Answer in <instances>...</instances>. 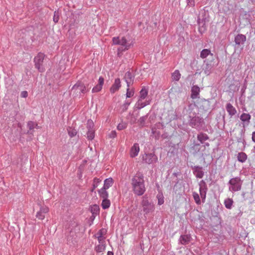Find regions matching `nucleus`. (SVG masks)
Wrapping results in <instances>:
<instances>
[{
	"instance_id": "48",
	"label": "nucleus",
	"mask_w": 255,
	"mask_h": 255,
	"mask_svg": "<svg viewBox=\"0 0 255 255\" xmlns=\"http://www.w3.org/2000/svg\"><path fill=\"white\" fill-rule=\"evenodd\" d=\"M198 23L199 25V31L200 33H202L205 30V27L204 26L205 23L200 22H199Z\"/></svg>"
},
{
	"instance_id": "52",
	"label": "nucleus",
	"mask_w": 255,
	"mask_h": 255,
	"mask_svg": "<svg viewBox=\"0 0 255 255\" xmlns=\"http://www.w3.org/2000/svg\"><path fill=\"white\" fill-rule=\"evenodd\" d=\"M20 96L22 98H26L28 96V93L26 91H24L21 92Z\"/></svg>"
},
{
	"instance_id": "35",
	"label": "nucleus",
	"mask_w": 255,
	"mask_h": 255,
	"mask_svg": "<svg viewBox=\"0 0 255 255\" xmlns=\"http://www.w3.org/2000/svg\"><path fill=\"white\" fill-rule=\"evenodd\" d=\"M193 197L195 200V203L198 205H200L201 203V202L199 194L197 193L194 192L193 193Z\"/></svg>"
},
{
	"instance_id": "3",
	"label": "nucleus",
	"mask_w": 255,
	"mask_h": 255,
	"mask_svg": "<svg viewBox=\"0 0 255 255\" xmlns=\"http://www.w3.org/2000/svg\"><path fill=\"white\" fill-rule=\"evenodd\" d=\"M114 45H120L121 47L118 49V52H123L129 49L132 45L131 42H129L124 36L114 37L112 39Z\"/></svg>"
},
{
	"instance_id": "25",
	"label": "nucleus",
	"mask_w": 255,
	"mask_h": 255,
	"mask_svg": "<svg viewBox=\"0 0 255 255\" xmlns=\"http://www.w3.org/2000/svg\"><path fill=\"white\" fill-rule=\"evenodd\" d=\"M237 158L239 162L244 163L247 159V155L245 152H241L237 154Z\"/></svg>"
},
{
	"instance_id": "51",
	"label": "nucleus",
	"mask_w": 255,
	"mask_h": 255,
	"mask_svg": "<svg viewBox=\"0 0 255 255\" xmlns=\"http://www.w3.org/2000/svg\"><path fill=\"white\" fill-rule=\"evenodd\" d=\"M187 5L191 7H193L195 5V0H186Z\"/></svg>"
},
{
	"instance_id": "2",
	"label": "nucleus",
	"mask_w": 255,
	"mask_h": 255,
	"mask_svg": "<svg viewBox=\"0 0 255 255\" xmlns=\"http://www.w3.org/2000/svg\"><path fill=\"white\" fill-rule=\"evenodd\" d=\"M188 124L192 128L200 130L203 128L205 122L204 119L197 116L195 113L190 112L188 116Z\"/></svg>"
},
{
	"instance_id": "53",
	"label": "nucleus",
	"mask_w": 255,
	"mask_h": 255,
	"mask_svg": "<svg viewBox=\"0 0 255 255\" xmlns=\"http://www.w3.org/2000/svg\"><path fill=\"white\" fill-rule=\"evenodd\" d=\"M116 135H117L116 131L115 130H113L110 133L109 136L111 138H114V137H115L116 136Z\"/></svg>"
},
{
	"instance_id": "21",
	"label": "nucleus",
	"mask_w": 255,
	"mask_h": 255,
	"mask_svg": "<svg viewBox=\"0 0 255 255\" xmlns=\"http://www.w3.org/2000/svg\"><path fill=\"white\" fill-rule=\"evenodd\" d=\"M148 93V89L145 87H142L139 92V96L138 99L140 100H143L147 96Z\"/></svg>"
},
{
	"instance_id": "16",
	"label": "nucleus",
	"mask_w": 255,
	"mask_h": 255,
	"mask_svg": "<svg viewBox=\"0 0 255 255\" xmlns=\"http://www.w3.org/2000/svg\"><path fill=\"white\" fill-rule=\"evenodd\" d=\"M104 82V79L102 77H100L98 80V84L96 85L92 89L93 93H97L100 91L103 87Z\"/></svg>"
},
{
	"instance_id": "15",
	"label": "nucleus",
	"mask_w": 255,
	"mask_h": 255,
	"mask_svg": "<svg viewBox=\"0 0 255 255\" xmlns=\"http://www.w3.org/2000/svg\"><path fill=\"white\" fill-rule=\"evenodd\" d=\"M121 86V81L119 78H117L115 80L114 83L112 85L110 88V92L111 93H115L118 91Z\"/></svg>"
},
{
	"instance_id": "38",
	"label": "nucleus",
	"mask_w": 255,
	"mask_h": 255,
	"mask_svg": "<svg viewBox=\"0 0 255 255\" xmlns=\"http://www.w3.org/2000/svg\"><path fill=\"white\" fill-rule=\"evenodd\" d=\"M87 134L89 140L93 139L95 137V130H88Z\"/></svg>"
},
{
	"instance_id": "54",
	"label": "nucleus",
	"mask_w": 255,
	"mask_h": 255,
	"mask_svg": "<svg viewBox=\"0 0 255 255\" xmlns=\"http://www.w3.org/2000/svg\"><path fill=\"white\" fill-rule=\"evenodd\" d=\"M252 139L253 141L255 142V131L252 133Z\"/></svg>"
},
{
	"instance_id": "36",
	"label": "nucleus",
	"mask_w": 255,
	"mask_h": 255,
	"mask_svg": "<svg viewBox=\"0 0 255 255\" xmlns=\"http://www.w3.org/2000/svg\"><path fill=\"white\" fill-rule=\"evenodd\" d=\"M142 101L138 99L136 103L135 106L137 109H141L146 106V104H144V102H142Z\"/></svg>"
},
{
	"instance_id": "50",
	"label": "nucleus",
	"mask_w": 255,
	"mask_h": 255,
	"mask_svg": "<svg viewBox=\"0 0 255 255\" xmlns=\"http://www.w3.org/2000/svg\"><path fill=\"white\" fill-rule=\"evenodd\" d=\"M98 241L99 244H105V237H96Z\"/></svg>"
},
{
	"instance_id": "10",
	"label": "nucleus",
	"mask_w": 255,
	"mask_h": 255,
	"mask_svg": "<svg viewBox=\"0 0 255 255\" xmlns=\"http://www.w3.org/2000/svg\"><path fill=\"white\" fill-rule=\"evenodd\" d=\"M193 173L196 177L198 178H202L204 175V172L203 171V167L200 166H191Z\"/></svg>"
},
{
	"instance_id": "34",
	"label": "nucleus",
	"mask_w": 255,
	"mask_h": 255,
	"mask_svg": "<svg viewBox=\"0 0 255 255\" xmlns=\"http://www.w3.org/2000/svg\"><path fill=\"white\" fill-rule=\"evenodd\" d=\"M181 77V74L179 71V70H175L172 75V79L176 81H178L179 80Z\"/></svg>"
},
{
	"instance_id": "56",
	"label": "nucleus",
	"mask_w": 255,
	"mask_h": 255,
	"mask_svg": "<svg viewBox=\"0 0 255 255\" xmlns=\"http://www.w3.org/2000/svg\"><path fill=\"white\" fill-rule=\"evenodd\" d=\"M150 103V100H146L145 102H144V104H146V106L149 105Z\"/></svg>"
},
{
	"instance_id": "28",
	"label": "nucleus",
	"mask_w": 255,
	"mask_h": 255,
	"mask_svg": "<svg viewBox=\"0 0 255 255\" xmlns=\"http://www.w3.org/2000/svg\"><path fill=\"white\" fill-rule=\"evenodd\" d=\"M233 203V200L230 198H226L224 202L225 207L228 209H232Z\"/></svg>"
},
{
	"instance_id": "57",
	"label": "nucleus",
	"mask_w": 255,
	"mask_h": 255,
	"mask_svg": "<svg viewBox=\"0 0 255 255\" xmlns=\"http://www.w3.org/2000/svg\"><path fill=\"white\" fill-rule=\"evenodd\" d=\"M251 223L252 224H255V218H252L251 220Z\"/></svg>"
},
{
	"instance_id": "44",
	"label": "nucleus",
	"mask_w": 255,
	"mask_h": 255,
	"mask_svg": "<svg viewBox=\"0 0 255 255\" xmlns=\"http://www.w3.org/2000/svg\"><path fill=\"white\" fill-rule=\"evenodd\" d=\"M53 21L55 23H57L59 19V14L58 11H55L54 12V15L53 18Z\"/></svg>"
},
{
	"instance_id": "20",
	"label": "nucleus",
	"mask_w": 255,
	"mask_h": 255,
	"mask_svg": "<svg viewBox=\"0 0 255 255\" xmlns=\"http://www.w3.org/2000/svg\"><path fill=\"white\" fill-rule=\"evenodd\" d=\"M200 88L197 85H194L191 87V98L193 99H196L198 97L200 93Z\"/></svg>"
},
{
	"instance_id": "43",
	"label": "nucleus",
	"mask_w": 255,
	"mask_h": 255,
	"mask_svg": "<svg viewBox=\"0 0 255 255\" xmlns=\"http://www.w3.org/2000/svg\"><path fill=\"white\" fill-rule=\"evenodd\" d=\"M133 94L134 91L133 90H130L129 87H128L126 93L127 98H130L133 96Z\"/></svg>"
},
{
	"instance_id": "1",
	"label": "nucleus",
	"mask_w": 255,
	"mask_h": 255,
	"mask_svg": "<svg viewBox=\"0 0 255 255\" xmlns=\"http://www.w3.org/2000/svg\"><path fill=\"white\" fill-rule=\"evenodd\" d=\"M131 185L134 194L142 195L145 191L144 176L141 172H137L131 178Z\"/></svg>"
},
{
	"instance_id": "14",
	"label": "nucleus",
	"mask_w": 255,
	"mask_h": 255,
	"mask_svg": "<svg viewBox=\"0 0 255 255\" xmlns=\"http://www.w3.org/2000/svg\"><path fill=\"white\" fill-rule=\"evenodd\" d=\"M139 151V146L138 143H134L130 150V156L132 158L137 156Z\"/></svg>"
},
{
	"instance_id": "39",
	"label": "nucleus",
	"mask_w": 255,
	"mask_h": 255,
	"mask_svg": "<svg viewBox=\"0 0 255 255\" xmlns=\"http://www.w3.org/2000/svg\"><path fill=\"white\" fill-rule=\"evenodd\" d=\"M94 124L91 120H89L87 123V128L88 130H94Z\"/></svg>"
},
{
	"instance_id": "4",
	"label": "nucleus",
	"mask_w": 255,
	"mask_h": 255,
	"mask_svg": "<svg viewBox=\"0 0 255 255\" xmlns=\"http://www.w3.org/2000/svg\"><path fill=\"white\" fill-rule=\"evenodd\" d=\"M141 204L142 211L144 212V217L146 219L147 216L154 211V205L153 203L149 202L145 196L143 197Z\"/></svg>"
},
{
	"instance_id": "26",
	"label": "nucleus",
	"mask_w": 255,
	"mask_h": 255,
	"mask_svg": "<svg viewBox=\"0 0 255 255\" xmlns=\"http://www.w3.org/2000/svg\"><path fill=\"white\" fill-rule=\"evenodd\" d=\"M209 139L208 135L205 133L201 132L197 135V139L201 143H203L204 142Z\"/></svg>"
},
{
	"instance_id": "27",
	"label": "nucleus",
	"mask_w": 255,
	"mask_h": 255,
	"mask_svg": "<svg viewBox=\"0 0 255 255\" xmlns=\"http://www.w3.org/2000/svg\"><path fill=\"white\" fill-rule=\"evenodd\" d=\"M107 189L102 188L98 190V193L100 197L103 199H108L109 197L108 192L106 191Z\"/></svg>"
},
{
	"instance_id": "30",
	"label": "nucleus",
	"mask_w": 255,
	"mask_h": 255,
	"mask_svg": "<svg viewBox=\"0 0 255 255\" xmlns=\"http://www.w3.org/2000/svg\"><path fill=\"white\" fill-rule=\"evenodd\" d=\"M208 55H213V54L211 52V51L208 49H204L202 50L200 53V57L204 59L206 58Z\"/></svg>"
},
{
	"instance_id": "55",
	"label": "nucleus",
	"mask_w": 255,
	"mask_h": 255,
	"mask_svg": "<svg viewBox=\"0 0 255 255\" xmlns=\"http://www.w3.org/2000/svg\"><path fill=\"white\" fill-rule=\"evenodd\" d=\"M195 107L194 105L190 104L189 105V110H193L194 107Z\"/></svg>"
},
{
	"instance_id": "60",
	"label": "nucleus",
	"mask_w": 255,
	"mask_h": 255,
	"mask_svg": "<svg viewBox=\"0 0 255 255\" xmlns=\"http://www.w3.org/2000/svg\"><path fill=\"white\" fill-rule=\"evenodd\" d=\"M205 145H206V146H209V143H205Z\"/></svg>"
},
{
	"instance_id": "22",
	"label": "nucleus",
	"mask_w": 255,
	"mask_h": 255,
	"mask_svg": "<svg viewBox=\"0 0 255 255\" xmlns=\"http://www.w3.org/2000/svg\"><path fill=\"white\" fill-rule=\"evenodd\" d=\"M227 112L231 117L234 116L237 113L236 109L230 103H228L226 107Z\"/></svg>"
},
{
	"instance_id": "5",
	"label": "nucleus",
	"mask_w": 255,
	"mask_h": 255,
	"mask_svg": "<svg viewBox=\"0 0 255 255\" xmlns=\"http://www.w3.org/2000/svg\"><path fill=\"white\" fill-rule=\"evenodd\" d=\"M242 182V181L239 177H236L231 179L228 182V184L230 185L229 190L232 192H236L241 190Z\"/></svg>"
},
{
	"instance_id": "17",
	"label": "nucleus",
	"mask_w": 255,
	"mask_h": 255,
	"mask_svg": "<svg viewBox=\"0 0 255 255\" xmlns=\"http://www.w3.org/2000/svg\"><path fill=\"white\" fill-rule=\"evenodd\" d=\"M251 119V116L249 114L247 113H243L240 116V120L244 122L243 127H245V126H248L250 122V120Z\"/></svg>"
},
{
	"instance_id": "6",
	"label": "nucleus",
	"mask_w": 255,
	"mask_h": 255,
	"mask_svg": "<svg viewBox=\"0 0 255 255\" xmlns=\"http://www.w3.org/2000/svg\"><path fill=\"white\" fill-rule=\"evenodd\" d=\"M44 57L45 55L39 52L34 58L35 67L40 72H43L45 71V68L43 64Z\"/></svg>"
},
{
	"instance_id": "33",
	"label": "nucleus",
	"mask_w": 255,
	"mask_h": 255,
	"mask_svg": "<svg viewBox=\"0 0 255 255\" xmlns=\"http://www.w3.org/2000/svg\"><path fill=\"white\" fill-rule=\"evenodd\" d=\"M111 205V202L108 199H103L101 206L104 209H107L110 207Z\"/></svg>"
},
{
	"instance_id": "8",
	"label": "nucleus",
	"mask_w": 255,
	"mask_h": 255,
	"mask_svg": "<svg viewBox=\"0 0 255 255\" xmlns=\"http://www.w3.org/2000/svg\"><path fill=\"white\" fill-rule=\"evenodd\" d=\"M72 91L76 93H85L87 90L85 85L81 82H78L72 88Z\"/></svg>"
},
{
	"instance_id": "24",
	"label": "nucleus",
	"mask_w": 255,
	"mask_h": 255,
	"mask_svg": "<svg viewBox=\"0 0 255 255\" xmlns=\"http://www.w3.org/2000/svg\"><path fill=\"white\" fill-rule=\"evenodd\" d=\"M190 235H181L179 238V242L182 245H186L190 242Z\"/></svg>"
},
{
	"instance_id": "7",
	"label": "nucleus",
	"mask_w": 255,
	"mask_h": 255,
	"mask_svg": "<svg viewBox=\"0 0 255 255\" xmlns=\"http://www.w3.org/2000/svg\"><path fill=\"white\" fill-rule=\"evenodd\" d=\"M142 160L145 163L150 164L157 161V157L153 153H145L142 155Z\"/></svg>"
},
{
	"instance_id": "42",
	"label": "nucleus",
	"mask_w": 255,
	"mask_h": 255,
	"mask_svg": "<svg viewBox=\"0 0 255 255\" xmlns=\"http://www.w3.org/2000/svg\"><path fill=\"white\" fill-rule=\"evenodd\" d=\"M101 181V180L97 178H95L93 180V188L92 190L93 191L98 186V184Z\"/></svg>"
},
{
	"instance_id": "18",
	"label": "nucleus",
	"mask_w": 255,
	"mask_h": 255,
	"mask_svg": "<svg viewBox=\"0 0 255 255\" xmlns=\"http://www.w3.org/2000/svg\"><path fill=\"white\" fill-rule=\"evenodd\" d=\"M212 68L213 66L211 63H209L208 62L205 63V62H204V63L202 66V71L205 74L209 75L211 72Z\"/></svg>"
},
{
	"instance_id": "32",
	"label": "nucleus",
	"mask_w": 255,
	"mask_h": 255,
	"mask_svg": "<svg viewBox=\"0 0 255 255\" xmlns=\"http://www.w3.org/2000/svg\"><path fill=\"white\" fill-rule=\"evenodd\" d=\"M106 249V244H99L95 247V251L97 253H101L105 251Z\"/></svg>"
},
{
	"instance_id": "31",
	"label": "nucleus",
	"mask_w": 255,
	"mask_h": 255,
	"mask_svg": "<svg viewBox=\"0 0 255 255\" xmlns=\"http://www.w3.org/2000/svg\"><path fill=\"white\" fill-rule=\"evenodd\" d=\"M27 127L29 128V130L28 131V133H32L31 130L34 129L35 128H38V125L33 122L29 121L27 123Z\"/></svg>"
},
{
	"instance_id": "19",
	"label": "nucleus",
	"mask_w": 255,
	"mask_h": 255,
	"mask_svg": "<svg viewBox=\"0 0 255 255\" xmlns=\"http://www.w3.org/2000/svg\"><path fill=\"white\" fill-rule=\"evenodd\" d=\"M246 40V36L242 34H239L235 37V42L237 45L243 44Z\"/></svg>"
},
{
	"instance_id": "41",
	"label": "nucleus",
	"mask_w": 255,
	"mask_h": 255,
	"mask_svg": "<svg viewBox=\"0 0 255 255\" xmlns=\"http://www.w3.org/2000/svg\"><path fill=\"white\" fill-rule=\"evenodd\" d=\"M147 118V116H142L140 117L138 120V123L141 126H143L145 124V122Z\"/></svg>"
},
{
	"instance_id": "23",
	"label": "nucleus",
	"mask_w": 255,
	"mask_h": 255,
	"mask_svg": "<svg viewBox=\"0 0 255 255\" xmlns=\"http://www.w3.org/2000/svg\"><path fill=\"white\" fill-rule=\"evenodd\" d=\"M73 225V227H75V228L74 229H71L70 231L69 236L75 239L77 237L76 233L79 232V229L78 227L77 223L74 222Z\"/></svg>"
},
{
	"instance_id": "45",
	"label": "nucleus",
	"mask_w": 255,
	"mask_h": 255,
	"mask_svg": "<svg viewBox=\"0 0 255 255\" xmlns=\"http://www.w3.org/2000/svg\"><path fill=\"white\" fill-rule=\"evenodd\" d=\"M130 104V102H129L128 101H125V103L122 106V110L123 112L127 110Z\"/></svg>"
},
{
	"instance_id": "47",
	"label": "nucleus",
	"mask_w": 255,
	"mask_h": 255,
	"mask_svg": "<svg viewBox=\"0 0 255 255\" xmlns=\"http://www.w3.org/2000/svg\"><path fill=\"white\" fill-rule=\"evenodd\" d=\"M91 212H92L93 214H97L99 212L98 206L96 205H94V206L91 208Z\"/></svg>"
},
{
	"instance_id": "13",
	"label": "nucleus",
	"mask_w": 255,
	"mask_h": 255,
	"mask_svg": "<svg viewBox=\"0 0 255 255\" xmlns=\"http://www.w3.org/2000/svg\"><path fill=\"white\" fill-rule=\"evenodd\" d=\"M199 107L205 111L209 110L210 108V102L208 100L202 99L198 103Z\"/></svg>"
},
{
	"instance_id": "49",
	"label": "nucleus",
	"mask_w": 255,
	"mask_h": 255,
	"mask_svg": "<svg viewBox=\"0 0 255 255\" xmlns=\"http://www.w3.org/2000/svg\"><path fill=\"white\" fill-rule=\"evenodd\" d=\"M158 204V205H162L164 203V199L162 195H157Z\"/></svg>"
},
{
	"instance_id": "12",
	"label": "nucleus",
	"mask_w": 255,
	"mask_h": 255,
	"mask_svg": "<svg viewBox=\"0 0 255 255\" xmlns=\"http://www.w3.org/2000/svg\"><path fill=\"white\" fill-rule=\"evenodd\" d=\"M124 79L127 83V87H129L130 85L133 83L134 76L131 72L128 71L125 73Z\"/></svg>"
},
{
	"instance_id": "11",
	"label": "nucleus",
	"mask_w": 255,
	"mask_h": 255,
	"mask_svg": "<svg viewBox=\"0 0 255 255\" xmlns=\"http://www.w3.org/2000/svg\"><path fill=\"white\" fill-rule=\"evenodd\" d=\"M49 211V209L46 206L41 207L40 210L37 212L36 217L39 220H42L45 218V214Z\"/></svg>"
},
{
	"instance_id": "40",
	"label": "nucleus",
	"mask_w": 255,
	"mask_h": 255,
	"mask_svg": "<svg viewBox=\"0 0 255 255\" xmlns=\"http://www.w3.org/2000/svg\"><path fill=\"white\" fill-rule=\"evenodd\" d=\"M106 231L104 229H100L95 235V237H104V235L106 234Z\"/></svg>"
},
{
	"instance_id": "37",
	"label": "nucleus",
	"mask_w": 255,
	"mask_h": 255,
	"mask_svg": "<svg viewBox=\"0 0 255 255\" xmlns=\"http://www.w3.org/2000/svg\"><path fill=\"white\" fill-rule=\"evenodd\" d=\"M68 132L69 135L71 137L75 136L77 133V130L72 128H69L68 129Z\"/></svg>"
},
{
	"instance_id": "59",
	"label": "nucleus",
	"mask_w": 255,
	"mask_h": 255,
	"mask_svg": "<svg viewBox=\"0 0 255 255\" xmlns=\"http://www.w3.org/2000/svg\"><path fill=\"white\" fill-rule=\"evenodd\" d=\"M252 152L254 153H255V145L254 146V148L252 150Z\"/></svg>"
},
{
	"instance_id": "46",
	"label": "nucleus",
	"mask_w": 255,
	"mask_h": 255,
	"mask_svg": "<svg viewBox=\"0 0 255 255\" xmlns=\"http://www.w3.org/2000/svg\"><path fill=\"white\" fill-rule=\"evenodd\" d=\"M127 128L126 123H120L117 126V129L119 130H123Z\"/></svg>"
},
{
	"instance_id": "9",
	"label": "nucleus",
	"mask_w": 255,
	"mask_h": 255,
	"mask_svg": "<svg viewBox=\"0 0 255 255\" xmlns=\"http://www.w3.org/2000/svg\"><path fill=\"white\" fill-rule=\"evenodd\" d=\"M200 188L199 192L202 202H204L206 199V193L208 190L206 182L204 180H201L199 183Z\"/></svg>"
},
{
	"instance_id": "29",
	"label": "nucleus",
	"mask_w": 255,
	"mask_h": 255,
	"mask_svg": "<svg viewBox=\"0 0 255 255\" xmlns=\"http://www.w3.org/2000/svg\"><path fill=\"white\" fill-rule=\"evenodd\" d=\"M113 184V180L112 178H107L105 180L103 188L108 189L112 186Z\"/></svg>"
},
{
	"instance_id": "58",
	"label": "nucleus",
	"mask_w": 255,
	"mask_h": 255,
	"mask_svg": "<svg viewBox=\"0 0 255 255\" xmlns=\"http://www.w3.org/2000/svg\"><path fill=\"white\" fill-rule=\"evenodd\" d=\"M107 255H114V253L112 252L108 251L107 253Z\"/></svg>"
}]
</instances>
